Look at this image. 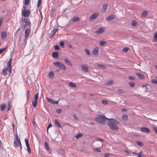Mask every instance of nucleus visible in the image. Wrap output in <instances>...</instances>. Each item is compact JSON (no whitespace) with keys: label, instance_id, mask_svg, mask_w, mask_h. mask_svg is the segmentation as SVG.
I'll list each match as a JSON object with an SVG mask.
<instances>
[{"label":"nucleus","instance_id":"4d7b16f0","mask_svg":"<svg viewBox=\"0 0 157 157\" xmlns=\"http://www.w3.org/2000/svg\"><path fill=\"white\" fill-rule=\"evenodd\" d=\"M56 111L57 113H61L62 111L60 109H57L56 110Z\"/></svg>","mask_w":157,"mask_h":157},{"label":"nucleus","instance_id":"7c9ffc66","mask_svg":"<svg viewBox=\"0 0 157 157\" xmlns=\"http://www.w3.org/2000/svg\"><path fill=\"white\" fill-rule=\"evenodd\" d=\"M122 119L125 121H126L128 120V116L127 115L125 114L122 116Z\"/></svg>","mask_w":157,"mask_h":157},{"label":"nucleus","instance_id":"4be33fe9","mask_svg":"<svg viewBox=\"0 0 157 157\" xmlns=\"http://www.w3.org/2000/svg\"><path fill=\"white\" fill-rule=\"evenodd\" d=\"M65 63L71 66H72L73 65L72 63H71L66 58L65 59Z\"/></svg>","mask_w":157,"mask_h":157},{"label":"nucleus","instance_id":"c9c22d12","mask_svg":"<svg viewBox=\"0 0 157 157\" xmlns=\"http://www.w3.org/2000/svg\"><path fill=\"white\" fill-rule=\"evenodd\" d=\"M46 98L48 102L52 103L53 100L52 99L48 98Z\"/></svg>","mask_w":157,"mask_h":157},{"label":"nucleus","instance_id":"e433bc0d","mask_svg":"<svg viewBox=\"0 0 157 157\" xmlns=\"http://www.w3.org/2000/svg\"><path fill=\"white\" fill-rule=\"evenodd\" d=\"M137 23L136 21L135 20L132 21V25L133 26H136L137 25Z\"/></svg>","mask_w":157,"mask_h":157},{"label":"nucleus","instance_id":"7ed1b4c3","mask_svg":"<svg viewBox=\"0 0 157 157\" xmlns=\"http://www.w3.org/2000/svg\"><path fill=\"white\" fill-rule=\"evenodd\" d=\"M22 22L25 23V24L23 26V28L24 29L28 26H30L31 23L29 19L26 18L22 19Z\"/></svg>","mask_w":157,"mask_h":157},{"label":"nucleus","instance_id":"aec40b11","mask_svg":"<svg viewBox=\"0 0 157 157\" xmlns=\"http://www.w3.org/2000/svg\"><path fill=\"white\" fill-rule=\"evenodd\" d=\"M108 5L107 4H104L102 7L101 11L105 12L107 9Z\"/></svg>","mask_w":157,"mask_h":157},{"label":"nucleus","instance_id":"5fc2aeb1","mask_svg":"<svg viewBox=\"0 0 157 157\" xmlns=\"http://www.w3.org/2000/svg\"><path fill=\"white\" fill-rule=\"evenodd\" d=\"M30 96V92L29 90L27 91V99H28L29 97Z\"/></svg>","mask_w":157,"mask_h":157},{"label":"nucleus","instance_id":"a878e982","mask_svg":"<svg viewBox=\"0 0 157 157\" xmlns=\"http://www.w3.org/2000/svg\"><path fill=\"white\" fill-rule=\"evenodd\" d=\"M58 31V29H54L52 31L51 33H52V36L51 37H53L56 34V32Z\"/></svg>","mask_w":157,"mask_h":157},{"label":"nucleus","instance_id":"58836bf2","mask_svg":"<svg viewBox=\"0 0 157 157\" xmlns=\"http://www.w3.org/2000/svg\"><path fill=\"white\" fill-rule=\"evenodd\" d=\"M93 150L98 152H100L101 151V149L99 148H94Z\"/></svg>","mask_w":157,"mask_h":157},{"label":"nucleus","instance_id":"9d476101","mask_svg":"<svg viewBox=\"0 0 157 157\" xmlns=\"http://www.w3.org/2000/svg\"><path fill=\"white\" fill-rule=\"evenodd\" d=\"M7 67H5L2 72V74L4 76H6L7 74V72H9V70Z\"/></svg>","mask_w":157,"mask_h":157},{"label":"nucleus","instance_id":"2f4dec72","mask_svg":"<svg viewBox=\"0 0 157 157\" xmlns=\"http://www.w3.org/2000/svg\"><path fill=\"white\" fill-rule=\"evenodd\" d=\"M157 40V32H156L155 33L154 37V39H153L152 41L153 42L156 41Z\"/></svg>","mask_w":157,"mask_h":157},{"label":"nucleus","instance_id":"f03ea898","mask_svg":"<svg viewBox=\"0 0 157 157\" xmlns=\"http://www.w3.org/2000/svg\"><path fill=\"white\" fill-rule=\"evenodd\" d=\"M109 119L105 116L99 115L96 118V120L100 124H104L105 123L106 120H109Z\"/></svg>","mask_w":157,"mask_h":157},{"label":"nucleus","instance_id":"338daca9","mask_svg":"<svg viewBox=\"0 0 157 157\" xmlns=\"http://www.w3.org/2000/svg\"><path fill=\"white\" fill-rule=\"evenodd\" d=\"M109 156V154H106L105 155V157H108Z\"/></svg>","mask_w":157,"mask_h":157},{"label":"nucleus","instance_id":"052dcab7","mask_svg":"<svg viewBox=\"0 0 157 157\" xmlns=\"http://www.w3.org/2000/svg\"><path fill=\"white\" fill-rule=\"evenodd\" d=\"M3 21V19L2 18H1L0 19V27L1 26V25Z\"/></svg>","mask_w":157,"mask_h":157},{"label":"nucleus","instance_id":"c756f323","mask_svg":"<svg viewBox=\"0 0 157 157\" xmlns=\"http://www.w3.org/2000/svg\"><path fill=\"white\" fill-rule=\"evenodd\" d=\"M73 22H76L79 21V18L78 17H74L71 20Z\"/></svg>","mask_w":157,"mask_h":157},{"label":"nucleus","instance_id":"13d9d810","mask_svg":"<svg viewBox=\"0 0 157 157\" xmlns=\"http://www.w3.org/2000/svg\"><path fill=\"white\" fill-rule=\"evenodd\" d=\"M152 128H153L155 133L157 134V128L155 127H152Z\"/></svg>","mask_w":157,"mask_h":157},{"label":"nucleus","instance_id":"69168bd1","mask_svg":"<svg viewBox=\"0 0 157 157\" xmlns=\"http://www.w3.org/2000/svg\"><path fill=\"white\" fill-rule=\"evenodd\" d=\"M129 79L131 80H134L135 79V78H134V77H132L131 76H129Z\"/></svg>","mask_w":157,"mask_h":157},{"label":"nucleus","instance_id":"423d86ee","mask_svg":"<svg viewBox=\"0 0 157 157\" xmlns=\"http://www.w3.org/2000/svg\"><path fill=\"white\" fill-rule=\"evenodd\" d=\"M22 15L24 17H28L30 14V11L29 10H22Z\"/></svg>","mask_w":157,"mask_h":157},{"label":"nucleus","instance_id":"de8ad7c7","mask_svg":"<svg viewBox=\"0 0 157 157\" xmlns=\"http://www.w3.org/2000/svg\"><path fill=\"white\" fill-rule=\"evenodd\" d=\"M60 45L62 48H64V43L63 41H61L60 43Z\"/></svg>","mask_w":157,"mask_h":157},{"label":"nucleus","instance_id":"39448f33","mask_svg":"<svg viewBox=\"0 0 157 157\" xmlns=\"http://www.w3.org/2000/svg\"><path fill=\"white\" fill-rule=\"evenodd\" d=\"M39 97V93H37L34 96V100L32 101V105L33 106L36 108L37 106V100Z\"/></svg>","mask_w":157,"mask_h":157},{"label":"nucleus","instance_id":"c85d7f7f","mask_svg":"<svg viewBox=\"0 0 157 157\" xmlns=\"http://www.w3.org/2000/svg\"><path fill=\"white\" fill-rule=\"evenodd\" d=\"M69 85L70 86L73 88H76L77 86L75 83L71 82L69 83Z\"/></svg>","mask_w":157,"mask_h":157},{"label":"nucleus","instance_id":"ea45409f","mask_svg":"<svg viewBox=\"0 0 157 157\" xmlns=\"http://www.w3.org/2000/svg\"><path fill=\"white\" fill-rule=\"evenodd\" d=\"M117 92L118 93H123L124 92V90L122 89H119L117 90Z\"/></svg>","mask_w":157,"mask_h":157},{"label":"nucleus","instance_id":"f704fd0d","mask_svg":"<svg viewBox=\"0 0 157 157\" xmlns=\"http://www.w3.org/2000/svg\"><path fill=\"white\" fill-rule=\"evenodd\" d=\"M99 43L100 45L101 46H102L106 44V42L104 41H100Z\"/></svg>","mask_w":157,"mask_h":157},{"label":"nucleus","instance_id":"412c9836","mask_svg":"<svg viewBox=\"0 0 157 157\" xmlns=\"http://www.w3.org/2000/svg\"><path fill=\"white\" fill-rule=\"evenodd\" d=\"M6 37V32H2L1 34V37L2 39H4Z\"/></svg>","mask_w":157,"mask_h":157},{"label":"nucleus","instance_id":"0eeeda50","mask_svg":"<svg viewBox=\"0 0 157 157\" xmlns=\"http://www.w3.org/2000/svg\"><path fill=\"white\" fill-rule=\"evenodd\" d=\"M12 59H10L7 63V66L9 70V73L10 74L12 72V68H11V63Z\"/></svg>","mask_w":157,"mask_h":157},{"label":"nucleus","instance_id":"774afa93","mask_svg":"<svg viewBox=\"0 0 157 157\" xmlns=\"http://www.w3.org/2000/svg\"><path fill=\"white\" fill-rule=\"evenodd\" d=\"M3 117L2 118L4 120H5L7 118L6 116V115L3 116Z\"/></svg>","mask_w":157,"mask_h":157},{"label":"nucleus","instance_id":"603ef678","mask_svg":"<svg viewBox=\"0 0 157 157\" xmlns=\"http://www.w3.org/2000/svg\"><path fill=\"white\" fill-rule=\"evenodd\" d=\"M30 0H25V5H27L29 2Z\"/></svg>","mask_w":157,"mask_h":157},{"label":"nucleus","instance_id":"3c124183","mask_svg":"<svg viewBox=\"0 0 157 157\" xmlns=\"http://www.w3.org/2000/svg\"><path fill=\"white\" fill-rule=\"evenodd\" d=\"M113 83V82L112 81H110L106 83V84L108 85H112Z\"/></svg>","mask_w":157,"mask_h":157},{"label":"nucleus","instance_id":"bf43d9fd","mask_svg":"<svg viewBox=\"0 0 157 157\" xmlns=\"http://www.w3.org/2000/svg\"><path fill=\"white\" fill-rule=\"evenodd\" d=\"M52 126V125L51 123H49L48 124V127H47V131H48V128H49L50 127H51Z\"/></svg>","mask_w":157,"mask_h":157},{"label":"nucleus","instance_id":"a211bd4d","mask_svg":"<svg viewBox=\"0 0 157 157\" xmlns=\"http://www.w3.org/2000/svg\"><path fill=\"white\" fill-rule=\"evenodd\" d=\"M133 153L137 155V157H146V156L142 153V152L141 151H140L138 153Z\"/></svg>","mask_w":157,"mask_h":157},{"label":"nucleus","instance_id":"6ab92c4d","mask_svg":"<svg viewBox=\"0 0 157 157\" xmlns=\"http://www.w3.org/2000/svg\"><path fill=\"white\" fill-rule=\"evenodd\" d=\"M98 15V13H95L90 16V20L94 19L96 18Z\"/></svg>","mask_w":157,"mask_h":157},{"label":"nucleus","instance_id":"5701e85b","mask_svg":"<svg viewBox=\"0 0 157 157\" xmlns=\"http://www.w3.org/2000/svg\"><path fill=\"white\" fill-rule=\"evenodd\" d=\"M58 56V53L56 52H53L52 53V56L54 58H57Z\"/></svg>","mask_w":157,"mask_h":157},{"label":"nucleus","instance_id":"4468645a","mask_svg":"<svg viewBox=\"0 0 157 157\" xmlns=\"http://www.w3.org/2000/svg\"><path fill=\"white\" fill-rule=\"evenodd\" d=\"M81 68L82 71L85 72H88V67L86 66V65H82L81 66Z\"/></svg>","mask_w":157,"mask_h":157},{"label":"nucleus","instance_id":"ddd939ff","mask_svg":"<svg viewBox=\"0 0 157 157\" xmlns=\"http://www.w3.org/2000/svg\"><path fill=\"white\" fill-rule=\"evenodd\" d=\"M141 130L142 132H146L147 133H149L150 132L149 129L146 127L141 128Z\"/></svg>","mask_w":157,"mask_h":157},{"label":"nucleus","instance_id":"f8f14e48","mask_svg":"<svg viewBox=\"0 0 157 157\" xmlns=\"http://www.w3.org/2000/svg\"><path fill=\"white\" fill-rule=\"evenodd\" d=\"M99 50V48L97 47L93 49L92 52L93 55L96 56L97 55L98 53Z\"/></svg>","mask_w":157,"mask_h":157},{"label":"nucleus","instance_id":"473e14b6","mask_svg":"<svg viewBox=\"0 0 157 157\" xmlns=\"http://www.w3.org/2000/svg\"><path fill=\"white\" fill-rule=\"evenodd\" d=\"M97 66L99 67H100V68H102L103 69H105L106 68V66H105L103 65L100 64H98Z\"/></svg>","mask_w":157,"mask_h":157},{"label":"nucleus","instance_id":"f3484780","mask_svg":"<svg viewBox=\"0 0 157 157\" xmlns=\"http://www.w3.org/2000/svg\"><path fill=\"white\" fill-rule=\"evenodd\" d=\"M115 17V15L113 14H111L110 16L106 18V20L108 21H111L113 20Z\"/></svg>","mask_w":157,"mask_h":157},{"label":"nucleus","instance_id":"864d4df0","mask_svg":"<svg viewBox=\"0 0 157 157\" xmlns=\"http://www.w3.org/2000/svg\"><path fill=\"white\" fill-rule=\"evenodd\" d=\"M82 134H79L78 135L76 136V138L77 139H78V138H79V137H82Z\"/></svg>","mask_w":157,"mask_h":157},{"label":"nucleus","instance_id":"49530a36","mask_svg":"<svg viewBox=\"0 0 157 157\" xmlns=\"http://www.w3.org/2000/svg\"><path fill=\"white\" fill-rule=\"evenodd\" d=\"M151 82L154 84H157V80L155 79L151 81Z\"/></svg>","mask_w":157,"mask_h":157},{"label":"nucleus","instance_id":"37998d69","mask_svg":"<svg viewBox=\"0 0 157 157\" xmlns=\"http://www.w3.org/2000/svg\"><path fill=\"white\" fill-rule=\"evenodd\" d=\"M85 52H86V54L88 55H89L90 54V52L89 50L87 49H85Z\"/></svg>","mask_w":157,"mask_h":157},{"label":"nucleus","instance_id":"a18cd8bd","mask_svg":"<svg viewBox=\"0 0 157 157\" xmlns=\"http://www.w3.org/2000/svg\"><path fill=\"white\" fill-rule=\"evenodd\" d=\"M130 86L132 87H134L135 86V84L134 82H130L129 83Z\"/></svg>","mask_w":157,"mask_h":157},{"label":"nucleus","instance_id":"1a4fd4ad","mask_svg":"<svg viewBox=\"0 0 157 157\" xmlns=\"http://www.w3.org/2000/svg\"><path fill=\"white\" fill-rule=\"evenodd\" d=\"M25 143L26 146L27 148L28 151L30 153H31V150L29 146V141L27 139H25Z\"/></svg>","mask_w":157,"mask_h":157},{"label":"nucleus","instance_id":"e2e57ef3","mask_svg":"<svg viewBox=\"0 0 157 157\" xmlns=\"http://www.w3.org/2000/svg\"><path fill=\"white\" fill-rule=\"evenodd\" d=\"M59 101H55L53 100L52 104H58Z\"/></svg>","mask_w":157,"mask_h":157},{"label":"nucleus","instance_id":"dca6fc26","mask_svg":"<svg viewBox=\"0 0 157 157\" xmlns=\"http://www.w3.org/2000/svg\"><path fill=\"white\" fill-rule=\"evenodd\" d=\"M30 32V31L29 29H26L25 32V39L27 38L29 36Z\"/></svg>","mask_w":157,"mask_h":157},{"label":"nucleus","instance_id":"72a5a7b5","mask_svg":"<svg viewBox=\"0 0 157 157\" xmlns=\"http://www.w3.org/2000/svg\"><path fill=\"white\" fill-rule=\"evenodd\" d=\"M45 147L47 151L49 150V149L48 147V145L47 142H45L44 143Z\"/></svg>","mask_w":157,"mask_h":157},{"label":"nucleus","instance_id":"a19ab883","mask_svg":"<svg viewBox=\"0 0 157 157\" xmlns=\"http://www.w3.org/2000/svg\"><path fill=\"white\" fill-rule=\"evenodd\" d=\"M41 5V0H38L37 6L40 7Z\"/></svg>","mask_w":157,"mask_h":157},{"label":"nucleus","instance_id":"09e8293b","mask_svg":"<svg viewBox=\"0 0 157 157\" xmlns=\"http://www.w3.org/2000/svg\"><path fill=\"white\" fill-rule=\"evenodd\" d=\"M54 48L56 50H58L59 49V48L58 45H55L54 47Z\"/></svg>","mask_w":157,"mask_h":157},{"label":"nucleus","instance_id":"9b49d317","mask_svg":"<svg viewBox=\"0 0 157 157\" xmlns=\"http://www.w3.org/2000/svg\"><path fill=\"white\" fill-rule=\"evenodd\" d=\"M105 31V29L103 28H101L95 31V33L97 34H100L102 33Z\"/></svg>","mask_w":157,"mask_h":157},{"label":"nucleus","instance_id":"f257e3e1","mask_svg":"<svg viewBox=\"0 0 157 157\" xmlns=\"http://www.w3.org/2000/svg\"><path fill=\"white\" fill-rule=\"evenodd\" d=\"M108 121L107 124L111 129L118 130V127L117 125L120 124L119 122L114 119H109Z\"/></svg>","mask_w":157,"mask_h":157},{"label":"nucleus","instance_id":"680f3d73","mask_svg":"<svg viewBox=\"0 0 157 157\" xmlns=\"http://www.w3.org/2000/svg\"><path fill=\"white\" fill-rule=\"evenodd\" d=\"M96 140L97 141H103V140L102 139H101L100 138H97L96 139Z\"/></svg>","mask_w":157,"mask_h":157},{"label":"nucleus","instance_id":"79ce46f5","mask_svg":"<svg viewBox=\"0 0 157 157\" xmlns=\"http://www.w3.org/2000/svg\"><path fill=\"white\" fill-rule=\"evenodd\" d=\"M102 103L103 104L105 105H107L108 104V101L106 100H102Z\"/></svg>","mask_w":157,"mask_h":157},{"label":"nucleus","instance_id":"0e129e2a","mask_svg":"<svg viewBox=\"0 0 157 157\" xmlns=\"http://www.w3.org/2000/svg\"><path fill=\"white\" fill-rule=\"evenodd\" d=\"M15 137L16 139V140H20V139L18 138L17 134H16L15 136Z\"/></svg>","mask_w":157,"mask_h":157},{"label":"nucleus","instance_id":"cd10ccee","mask_svg":"<svg viewBox=\"0 0 157 157\" xmlns=\"http://www.w3.org/2000/svg\"><path fill=\"white\" fill-rule=\"evenodd\" d=\"M147 12L146 11L143 12L141 15V17H146L147 14Z\"/></svg>","mask_w":157,"mask_h":157},{"label":"nucleus","instance_id":"8fccbe9b","mask_svg":"<svg viewBox=\"0 0 157 157\" xmlns=\"http://www.w3.org/2000/svg\"><path fill=\"white\" fill-rule=\"evenodd\" d=\"M6 48L0 49V54L3 52L4 51L6 50Z\"/></svg>","mask_w":157,"mask_h":157},{"label":"nucleus","instance_id":"20e7f679","mask_svg":"<svg viewBox=\"0 0 157 157\" xmlns=\"http://www.w3.org/2000/svg\"><path fill=\"white\" fill-rule=\"evenodd\" d=\"M53 64L57 67L61 69L65 70L66 69L65 66L63 63L59 62H54Z\"/></svg>","mask_w":157,"mask_h":157},{"label":"nucleus","instance_id":"c03bdc74","mask_svg":"<svg viewBox=\"0 0 157 157\" xmlns=\"http://www.w3.org/2000/svg\"><path fill=\"white\" fill-rule=\"evenodd\" d=\"M128 49H129L128 48H125L123 49L122 51L123 52H126L128 51Z\"/></svg>","mask_w":157,"mask_h":157},{"label":"nucleus","instance_id":"2eb2a0df","mask_svg":"<svg viewBox=\"0 0 157 157\" xmlns=\"http://www.w3.org/2000/svg\"><path fill=\"white\" fill-rule=\"evenodd\" d=\"M136 75L138 76V78L140 79H144L145 78V77L144 75H142L141 73H136Z\"/></svg>","mask_w":157,"mask_h":157},{"label":"nucleus","instance_id":"b1692460","mask_svg":"<svg viewBox=\"0 0 157 157\" xmlns=\"http://www.w3.org/2000/svg\"><path fill=\"white\" fill-rule=\"evenodd\" d=\"M54 75L52 71H51L49 72L48 73V77L49 78H51L54 77Z\"/></svg>","mask_w":157,"mask_h":157},{"label":"nucleus","instance_id":"bb28decb","mask_svg":"<svg viewBox=\"0 0 157 157\" xmlns=\"http://www.w3.org/2000/svg\"><path fill=\"white\" fill-rule=\"evenodd\" d=\"M6 105L5 104H1L0 105V109L1 111H4L6 108Z\"/></svg>","mask_w":157,"mask_h":157},{"label":"nucleus","instance_id":"4c0bfd02","mask_svg":"<svg viewBox=\"0 0 157 157\" xmlns=\"http://www.w3.org/2000/svg\"><path fill=\"white\" fill-rule=\"evenodd\" d=\"M136 143L140 146H143L144 145V144L141 141H138Z\"/></svg>","mask_w":157,"mask_h":157},{"label":"nucleus","instance_id":"6e6552de","mask_svg":"<svg viewBox=\"0 0 157 157\" xmlns=\"http://www.w3.org/2000/svg\"><path fill=\"white\" fill-rule=\"evenodd\" d=\"M14 144L15 147H18L19 145L20 146V149L21 150L22 146L20 140H14Z\"/></svg>","mask_w":157,"mask_h":157},{"label":"nucleus","instance_id":"6e6d98bb","mask_svg":"<svg viewBox=\"0 0 157 157\" xmlns=\"http://www.w3.org/2000/svg\"><path fill=\"white\" fill-rule=\"evenodd\" d=\"M10 108H11V107H10V103H9L8 105L7 111H9L10 109Z\"/></svg>","mask_w":157,"mask_h":157},{"label":"nucleus","instance_id":"393cba45","mask_svg":"<svg viewBox=\"0 0 157 157\" xmlns=\"http://www.w3.org/2000/svg\"><path fill=\"white\" fill-rule=\"evenodd\" d=\"M55 123L56 125L59 128H61V126L59 122L58 121L56 120L55 119Z\"/></svg>","mask_w":157,"mask_h":157}]
</instances>
